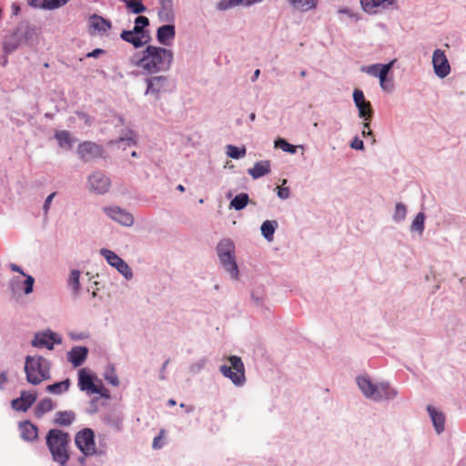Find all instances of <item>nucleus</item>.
Instances as JSON below:
<instances>
[{
    "label": "nucleus",
    "instance_id": "obj_1",
    "mask_svg": "<svg viewBox=\"0 0 466 466\" xmlns=\"http://www.w3.org/2000/svg\"><path fill=\"white\" fill-rule=\"evenodd\" d=\"M173 52L164 46L148 45L141 53L136 54L132 62L147 75L167 72L173 62Z\"/></svg>",
    "mask_w": 466,
    "mask_h": 466
},
{
    "label": "nucleus",
    "instance_id": "obj_2",
    "mask_svg": "<svg viewBox=\"0 0 466 466\" xmlns=\"http://www.w3.org/2000/svg\"><path fill=\"white\" fill-rule=\"evenodd\" d=\"M356 384L362 395L374 402L391 401L399 395V390L388 380L373 382L368 375H358Z\"/></svg>",
    "mask_w": 466,
    "mask_h": 466
},
{
    "label": "nucleus",
    "instance_id": "obj_3",
    "mask_svg": "<svg viewBox=\"0 0 466 466\" xmlns=\"http://www.w3.org/2000/svg\"><path fill=\"white\" fill-rule=\"evenodd\" d=\"M46 441L53 461L60 466H66L70 457V435L61 430L52 429L47 432Z\"/></svg>",
    "mask_w": 466,
    "mask_h": 466
},
{
    "label": "nucleus",
    "instance_id": "obj_4",
    "mask_svg": "<svg viewBox=\"0 0 466 466\" xmlns=\"http://www.w3.org/2000/svg\"><path fill=\"white\" fill-rule=\"evenodd\" d=\"M51 362L40 355H28L25 361L26 380L32 385H38L50 379Z\"/></svg>",
    "mask_w": 466,
    "mask_h": 466
},
{
    "label": "nucleus",
    "instance_id": "obj_5",
    "mask_svg": "<svg viewBox=\"0 0 466 466\" xmlns=\"http://www.w3.org/2000/svg\"><path fill=\"white\" fill-rule=\"evenodd\" d=\"M235 243L228 238H222L216 247V252L222 268L234 280L238 279L239 270L235 256Z\"/></svg>",
    "mask_w": 466,
    "mask_h": 466
},
{
    "label": "nucleus",
    "instance_id": "obj_6",
    "mask_svg": "<svg viewBox=\"0 0 466 466\" xmlns=\"http://www.w3.org/2000/svg\"><path fill=\"white\" fill-rule=\"evenodd\" d=\"M230 366L226 364L219 367L221 374L230 380L237 387H242L246 383L245 366L240 357L231 355L228 358Z\"/></svg>",
    "mask_w": 466,
    "mask_h": 466
},
{
    "label": "nucleus",
    "instance_id": "obj_7",
    "mask_svg": "<svg viewBox=\"0 0 466 466\" xmlns=\"http://www.w3.org/2000/svg\"><path fill=\"white\" fill-rule=\"evenodd\" d=\"M31 34V29L27 25H18L13 32L5 36L3 41L4 53L9 55L15 51L21 45L28 41Z\"/></svg>",
    "mask_w": 466,
    "mask_h": 466
},
{
    "label": "nucleus",
    "instance_id": "obj_8",
    "mask_svg": "<svg viewBox=\"0 0 466 466\" xmlns=\"http://www.w3.org/2000/svg\"><path fill=\"white\" fill-rule=\"evenodd\" d=\"M100 255L106 260V262L115 268L127 280L133 278V272L129 265L116 255L114 251L107 248H101Z\"/></svg>",
    "mask_w": 466,
    "mask_h": 466
},
{
    "label": "nucleus",
    "instance_id": "obj_9",
    "mask_svg": "<svg viewBox=\"0 0 466 466\" xmlns=\"http://www.w3.org/2000/svg\"><path fill=\"white\" fill-rule=\"evenodd\" d=\"M75 443L85 456L96 453L95 433L89 428H85L76 434Z\"/></svg>",
    "mask_w": 466,
    "mask_h": 466
},
{
    "label": "nucleus",
    "instance_id": "obj_10",
    "mask_svg": "<svg viewBox=\"0 0 466 466\" xmlns=\"http://www.w3.org/2000/svg\"><path fill=\"white\" fill-rule=\"evenodd\" d=\"M352 97L359 111V116L364 121L363 127L369 128L370 122L373 116V109L370 102L365 99L363 91L358 88L353 91Z\"/></svg>",
    "mask_w": 466,
    "mask_h": 466
},
{
    "label": "nucleus",
    "instance_id": "obj_11",
    "mask_svg": "<svg viewBox=\"0 0 466 466\" xmlns=\"http://www.w3.org/2000/svg\"><path fill=\"white\" fill-rule=\"evenodd\" d=\"M62 338L50 329L36 332L31 341V345L37 349H54L55 344H61Z\"/></svg>",
    "mask_w": 466,
    "mask_h": 466
},
{
    "label": "nucleus",
    "instance_id": "obj_12",
    "mask_svg": "<svg viewBox=\"0 0 466 466\" xmlns=\"http://www.w3.org/2000/svg\"><path fill=\"white\" fill-rule=\"evenodd\" d=\"M76 153L80 160L86 163L101 157L104 154V148L95 142L84 141L78 145Z\"/></svg>",
    "mask_w": 466,
    "mask_h": 466
},
{
    "label": "nucleus",
    "instance_id": "obj_13",
    "mask_svg": "<svg viewBox=\"0 0 466 466\" xmlns=\"http://www.w3.org/2000/svg\"><path fill=\"white\" fill-rule=\"evenodd\" d=\"M88 188L98 195L106 193L111 186L110 178L102 171H95L87 177Z\"/></svg>",
    "mask_w": 466,
    "mask_h": 466
},
{
    "label": "nucleus",
    "instance_id": "obj_14",
    "mask_svg": "<svg viewBox=\"0 0 466 466\" xmlns=\"http://www.w3.org/2000/svg\"><path fill=\"white\" fill-rule=\"evenodd\" d=\"M168 82V77L163 75L147 77L145 95H152L158 99L161 93L167 92Z\"/></svg>",
    "mask_w": 466,
    "mask_h": 466
},
{
    "label": "nucleus",
    "instance_id": "obj_15",
    "mask_svg": "<svg viewBox=\"0 0 466 466\" xmlns=\"http://www.w3.org/2000/svg\"><path fill=\"white\" fill-rule=\"evenodd\" d=\"M432 66L435 75L440 78H444L451 73V66L443 50H434L432 54Z\"/></svg>",
    "mask_w": 466,
    "mask_h": 466
},
{
    "label": "nucleus",
    "instance_id": "obj_16",
    "mask_svg": "<svg viewBox=\"0 0 466 466\" xmlns=\"http://www.w3.org/2000/svg\"><path fill=\"white\" fill-rule=\"evenodd\" d=\"M103 210L112 220L124 227H131L134 224L133 215L120 207H105Z\"/></svg>",
    "mask_w": 466,
    "mask_h": 466
},
{
    "label": "nucleus",
    "instance_id": "obj_17",
    "mask_svg": "<svg viewBox=\"0 0 466 466\" xmlns=\"http://www.w3.org/2000/svg\"><path fill=\"white\" fill-rule=\"evenodd\" d=\"M37 394L35 391H21L20 397L11 401L12 408L16 411L25 412L36 400Z\"/></svg>",
    "mask_w": 466,
    "mask_h": 466
},
{
    "label": "nucleus",
    "instance_id": "obj_18",
    "mask_svg": "<svg viewBox=\"0 0 466 466\" xmlns=\"http://www.w3.org/2000/svg\"><path fill=\"white\" fill-rule=\"evenodd\" d=\"M176 36V28L174 25L167 24L161 25L157 30V42L164 46H170Z\"/></svg>",
    "mask_w": 466,
    "mask_h": 466
},
{
    "label": "nucleus",
    "instance_id": "obj_19",
    "mask_svg": "<svg viewBox=\"0 0 466 466\" xmlns=\"http://www.w3.org/2000/svg\"><path fill=\"white\" fill-rule=\"evenodd\" d=\"M88 349L85 346H75L67 352V360L75 367L81 366L87 359Z\"/></svg>",
    "mask_w": 466,
    "mask_h": 466
},
{
    "label": "nucleus",
    "instance_id": "obj_20",
    "mask_svg": "<svg viewBox=\"0 0 466 466\" xmlns=\"http://www.w3.org/2000/svg\"><path fill=\"white\" fill-rule=\"evenodd\" d=\"M395 62H396V60L393 59L387 64H379V63L373 64V65H370L368 66H363L361 70L363 72H365L366 74H368L371 76H374V77H378L380 79V77H382L381 74L383 72H384V75H389V73L391 70V68L393 67Z\"/></svg>",
    "mask_w": 466,
    "mask_h": 466
},
{
    "label": "nucleus",
    "instance_id": "obj_21",
    "mask_svg": "<svg viewBox=\"0 0 466 466\" xmlns=\"http://www.w3.org/2000/svg\"><path fill=\"white\" fill-rule=\"evenodd\" d=\"M160 7L158 9V18L162 22H173L175 19L174 15V3L173 0H158Z\"/></svg>",
    "mask_w": 466,
    "mask_h": 466
},
{
    "label": "nucleus",
    "instance_id": "obj_22",
    "mask_svg": "<svg viewBox=\"0 0 466 466\" xmlns=\"http://www.w3.org/2000/svg\"><path fill=\"white\" fill-rule=\"evenodd\" d=\"M120 38L131 44L134 47L139 48L144 46L150 41V37L144 38L137 33H133V30H123L120 34Z\"/></svg>",
    "mask_w": 466,
    "mask_h": 466
},
{
    "label": "nucleus",
    "instance_id": "obj_23",
    "mask_svg": "<svg viewBox=\"0 0 466 466\" xmlns=\"http://www.w3.org/2000/svg\"><path fill=\"white\" fill-rule=\"evenodd\" d=\"M427 411L431 419L433 427L438 434L445 430V416L442 411L437 410L433 406L428 405Z\"/></svg>",
    "mask_w": 466,
    "mask_h": 466
},
{
    "label": "nucleus",
    "instance_id": "obj_24",
    "mask_svg": "<svg viewBox=\"0 0 466 466\" xmlns=\"http://www.w3.org/2000/svg\"><path fill=\"white\" fill-rule=\"evenodd\" d=\"M19 430L21 438L26 441H33L38 437L37 427L31 423L29 420H25L19 423Z\"/></svg>",
    "mask_w": 466,
    "mask_h": 466
},
{
    "label": "nucleus",
    "instance_id": "obj_25",
    "mask_svg": "<svg viewBox=\"0 0 466 466\" xmlns=\"http://www.w3.org/2000/svg\"><path fill=\"white\" fill-rule=\"evenodd\" d=\"M270 161L260 160L254 164L253 167L248 169V173L253 179H258L270 173Z\"/></svg>",
    "mask_w": 466,
    "mask_h": 466
},
{
    "label": "nucleus",
    "instance_id": "obj_26",
    "mask_svg": "<svg viewBox=\"0 0 466 466\" xmlns=\"http://www.w3.org/2000/svg\"><path fill=\"white\" fill-rule=\"evenodd\" d=\"M89 25L95 31L98 32L99 34L106 33L112 26V24L109 20L96 14L89 17Z\"/></svg>",
    "mask_w": 466,
    "mask_h": 466
},
{
    "label": "nucleus",
    "instance_id": "obj_27",
    "mask_svg": "<svg viewBox=\"0 0 466 466\" xmlns=\"http://www.w3.org/2000/svg\"><path fill=\"white\" fill-rule=\"evenodd\" d=\"M54 137L58 146L65 150H70L76 141V138L67 130L56 131Z\"/></svg>",
    "mask_w": 466,
    "mask_h": 466
},
{
    "label": "nucleus",
    "instance_id": "obj_28",
    "mask_svg": "<svg viewBox=\"0 0 466 466\" xmlns=\"http://www.w3.org/2000/svg\"><path fill=\"white\" fill-rule=\"evenodd\" d=\"M9 268L12 271L17 272L25 278V279L24 280V285H25L24 294L25 295L31 294L34 290L35 279L31 275L25 274V271L23 270V268L15 263H11L9 265Z\"/></svg>",
    "mask_w": 466,
    "mask_h": 466
},
{
    "label": "nucleus",
    "instance_id": "obj_29",
    "mask_svg": "<svg viewBox=\"0 0 466 466\" xmlns=\"http://www.w3.org/2000/svg\"><path fill=\"white\" fill-rule=\"evenodd\" d=\"M293 9L305 13L316 8L318 0H285Z\"/></svg>",
    "mask_w": 466,
    "mask_h": 466
},
{
    "label": "nucleus",
    "instance_id": "obj_30",
    "mask_svg": "<svg viewBox=\"0 0 466 466\" xmlns=\"http://www.w3.org/2000/svg\"><path fill=\"white\" fill-rule=\"evenodd\" d=\"M95 383L90 374L85 370L81 369L78 371V387L82 391H87L90 393Z\"/></svg>",
    "mask_w": 466,
    "mask_h": 466
},
{
    "label": "nucleus",
    "instance_id": "obj_31",
    "mask_svg": "<svg viewBox=\"0 0 466 466\" xmlns=\"http://www.w3.org/2000/svg\"><path fill=\"white\" fill-rule=\"evenodd\" d=\"M75 420L76 415L72 410L57 411L54 422L59 426H69Z\"/></svg>",
    "mask_w": 466,
    "mask_h": 466
},
{
    "label": "nucleus",
    "instance_id": "obj_32",
    "mask_svg": "<svg viewBox=\"0 0 466 466\" xmlns=\"http://www.w3.org/2000/svg\"><path fill=\"white\" fill-rule=\"evenodd\" d=\"M278 227L279 224L277 220H265L260 227L261 234L264 238L268 241L273 240L274 233Z\"/></svg>",
    "mask_w": 466,
    "mask_h": 466
},
{
    "label": "nucleus",
    "instance_id": "obj_33",
    "mask_svg": "<svg viewBox=\"0 0 466 466\" xmlns=\"http://www.w3.org/2000/svg\"><path fill=\"white\" fill-rule=\"evenodd\" d=\"M80 274L78 269H73L67 279V285L75 297L78 296L80 292Z\"/></svg>",
    "mask_w": 466,
    "mask_h": 466
},
{
    "label": "nucleus",
    "instance_id": "obj_34",
    "mask_svg": "<svg viewBox=\"0 0 466 466\" xmlns=\"http://www.w3.org/2000/svg\"><path fill=\"white\" fill-rule=\"evenodd\" d=\"M55 408V405L51 399L45 398L41 400L35 408V416L36 418L43 417L46 412L51 411Z\"/></svg>",
    "mask_w": 466,
    "mask_h": 466
},
{
    "label": "nucleus",
    "instance_id": "obj_35",
    "mask_svg": "<svg viewBox=\"0 0 466 466\" xmlns=\"http://www.w3.org/2000/svg\"><path fill=\"white\" fill-rule=\"evenodd\" d=\"M149 25V19L147 16L139 15L135 19V25L133 27V33H137L144 38L150 37L147 31L145 28Z\"/></svg>",
    "mask_w": 466,
    "mask_h": 466
},
{
    "label": "nucleus",
    "instance_id": "obj_36",
    "mask_svg": "<svg viewBox=\"0 0 466 466\" xmlns=\"http://www.w3.org/2000/svg\"><path fill=\"white\" fill-rule=\"evenodd\" d=\"M70 383V380L66 379L65 380L48 385L46 390L51 394L60 395L69 390Z\"/></svg>",
    "mask_w": 466,
    "mask_h": 466
},
{
    "label": "nucleus",
    "instance_id": "obj_37",
    "mask_svg": "<svg viewBox=\"0 0 466 466\" xmlns=\"http://www.w3.org/2000/svg\"><path fill=\"white\" fill-rule=\"evenodd\" d=\"M249 201V197L247 193H240L237 195L229 204V208H234L235 210H242L246 208Z\"/></svg>",
    "mask_w": 466,
    "mask_h": 466
},
{
    "label": "nucleus",
    "instance_id": "obj_38",
    "mask_svg": "<svg viewBox=\"0 0 466 466\" xmlns=\"http://www.w3.org/2000/svg\"><path fill=\"white\" fill-rule=\"evenodd\" d=\"M425 215L423 212H419L414 218L411 225L410 231L417 232L419 235H422L424 231V224H425Z\"/></svg>",
    "mask_w": 466,
    "mask_h": 466
},
{
    "label": "nucleus",
    "instance_id": "obj_39",
    "mask_svg": "<svg viewBox=\"0 0 466 466\" xmlns=\"http://www.w3.org/2000/svg\"><path fill=\"white\" fill-rule=\"evenodd\" d=\"M407 215V208L406 206L400 202L397 203L394 208V213L392 215V219L395 223H401L405 220Z\"/></svg>",
    "mask_w": 466,
    "mask_h": 466
},
{
    "label": "nucleus",
    "instance_id": "obj_40",
    "mask_svg": "<svg viewBox=\"0 0 466 466\" xmlns=\"http://www.w3.org/2000/svg\"><path fill=\"white\" fill-rule=\"evenodd\" d=\"M123 142H127V145L129 147L135 146L137 144V134L133 130L128 129L125 136L120 137L116 141H111L110 144L120 145Z\"/></svg>",
    "mask_w": 466,
    "mask_h": 466
},
{
    "label": "nucleus",
    "instance_id": "obj_41",
    "mask_svg": "<svg viewBox=\"0 0 466 466\" xmlns=\"http://www.w3.org/2000/svg\"><path fill=\"white\" fill-rule=\"evenodd\" d=\"M227 155L228 157L234 158V159H239L246 156V148L238 147L233 145H228L227 146Z\"/></svg>",
    "mask_w": 466,
    "mask_h": 466
},
{
    "label": "nucleus",
    "instance_id": "obj_42",
    "mask_svg": "<svg viewBox=\"0 0 466 466\" xmlns=\"http://www.w3.org/2000/svg\"><path fill=\"white\" fill-rule=\"evenodd\" d=\"M362 9L369 14H377L381 12L376 0H360Z\"/></svg>",
    "mask_w": 466,
    "mask_h": 466
},
{
    "label": "nucleus",
    "instance_id": "obj_43",
    "mask_svg": "<svg viewBox=\"0 0 466 466\" xmlns=\"http://www.w3.org/2000/svg\"><path fill=\"white\" fill-rule=\"evenodd\" d=\"M208 363V359L206 357H202L198 359L197 361L190 364L188 368V371L192 375H197L201 372V370L206 367Z\"/></svg>",
    "mask_w": 466,
    "mask_h": 466
},
{
    "label": "nucleus",
    "instance_id": "obj_44",
    "mask_svg": "<svg viewBox=\"0 0 466 466\" xmlns=\"http://www.w3.org/2000/svg\"><path fill=\"white\" fill-rule=\"evenodd\" d=\"M8 287L12 294L15 296L22 289H25L24 280H21L19 277H14L10 279Z\"/></svg>",
    "mask_w": 466,
    "mask_h": 466
},
{
    "label": "nucleus",
    "instance_id": "obj_45",
    "mask_svg": "<svg viewBox=\"0 0 466 466\" xmlns=\"http://www.w3.org/2000/svg\"><path fill=\"white\" fill-rule=\"evenodd\" d=\"M382 77L380 78V88L387 93H391L394 90V81L392 77H388V75L381 74Z\"/></svg>",
    "mask_w": 466,
    "mask_h": 466
},
{
    "label": "nucleus",
    "instance_id": "obj_46",
    "mask_svg": "<svg viewBox=\"0 0 466 466\" xmlns=\"http://www.w3.org/2000/svg\"><path fill=\"white\" fill-rule=\"evenodd\" d=\"M275 147L281 148L284 152L295 154L297 152V147L289 143L284 138H278L275 140Z\"/></svg>",
    "mask_w": 466,
    "mask_h": 466
},
{
    "label": "nucleus",
    "instance_id": "obj_47",
    "mask_svg": "<svg viewBox=\"0 0 466 466\" xmlns=\"http://www.w3.org/2000/svg\"><path fill=\"white\" fill-rule=\"evenodd\" d=\"M240 4H242V0H220L217 4V9L220 11H226Z\"/></svg>",
    "mask_w": 466,
    "mask_h": 466
},
{
    "label": "nucleus",
    "instance_id": "obj_48",
    "mask_svg": "<svg viewBox=\"0 0 466 466\" xmlns=\"http://www.w3.org/2000/svg\"><path fill=\"white\" fill-rule=\"evenodd\" d=\"M68 0H44L43 7L48 10L58 8L67 3Z\"/></svg>",
    "mask_w": 466,
    "mask_h": 466
},
{
    "label": "nucleus",
    "instance_id": "obj_49",
    "mask_svg": "<svg viewBox=\"0 0 466 466\" xmlns=\"http://www.w3.org/2000/svg\"><path fill=\"white\" fill-rule=\"evenodd\" d=\"M90 393L99 394L101 397L106 399L109 398V391L103 386L102 382L99 384H95Z\"/></svg>",
    "mask_w": 466,
    "mask_h": 466
},
{
    "label": "nucleus",
    "instance_id": "obj_50",
    "mask_svg": "<svg viewBox=\"0 0 466 466\" xmlns=\"http://www.w3.org/2000/svg\"><path fill=\"white\" fill-rule=\"evenodd\" d=\"M90 393L99 394L101 397L106 399L109 398V391L103 386L102 382L99 384H95Z\"/></svg>",
    "mask_w": 466,
    "mask_h": 466
},
{
    "label": "nucleus",
    "instance_id": "obj_51",
    "mask_svg": "<svg viewBox=\"0 0 466 466\" xmlns=\"http://www.w3.org/2000/svg\"><path fill=\"white\" fill-rule=\"evenodd\" d=\"M90 393L99 394L101 397L106 399L109 398V391L103 386L102 382L99 384H95Z\"/></svg>",
    "mask_w": 466,
    "mask_h": 466
},
{
    "label": "nucleus",
    "instance_id": "obj_52",
    "mask_svg": "<svg viewBox=\"0 0 466 466\" xmlns=\"http://www.w3.org/2000/svg\"><path fill=\"white\" fill-rule=\"evenodd\" d=\"M381 12L388 9L396 7V0H376Z\"/></svg>",
    "mask_w": 466,
    "mask_h": 466
},
{
    "label": "nucleus",
    "instance_id": "obj_53",
    "mask_svg": "<svg viewBox=\"0 0 466 466\" xmlns=\"http://www.w3.org/2000/svg\"><path fill=\"white\" fill-rule=\"evenodd\" d=\"M56 192H53L46 197V198L44 202V205H43V212H44L45 216H47L50 207H51V203H52L54 198L56 197Z\"/></svg>",
    "mask_w": 466,
    "mask_h": 466
},
{
    "label": "nucleus",
    "instance_id": "obj_54",
    "mask_svg": "<svg viewBox=\"0 0 466 466\" xmlns=\"http://www.w3.org/2000/svg\"><path fill=\"white\" fill-rule=\"evenodd\" d=\"M277 195L280 199H288L290 197V189L289 187H278Z\"/></svg>",
    "mask_w": 466,
    "mask_h": 466
},
{
    "label": "nucleus",
    "instance_id": "obj_55",
    "mask_svg": "<svg viewBox=\"0 0 466 466\" xmlns=\"http://www.w3.org/2000/svg\"><path fill=\"white\" fill-rule=\"evenodd\" d=\"M350 147L356 150H363L364 149V143L361 139H360L358 137H355L353 140L350 142Z\"/></svg>",
    "mask_w": 466,
    "mask_h": 466
},
{
    "label": "nucleus",
    "instance_id": "obj_56",
    "mask_svg": "<svg viewBox=\"0 0 466 466\" xmlns=\"http://www.w3.org/2000/svg\"><path fill=\"white\" fill-rule=\"evenodd\" d=\"M76 116L80 120L84 121L86 126L90 127L93 124L91 117L86 113L83 111H77Z\"/></svg>",
    "mask_w": 466,
    "mask_h": 466
},
{
    "label": "nucleus",
    "instance_id": "obj_57",
    "mask_svg": "<svg viewBox=\"0 0 466 466\" xmlns=\"http://www.w3.org/2000/svg\"><path fill=\"white\" fill-rule=\"evenodd\" d=\"M339 14H344L348 16H350V18L352 19H355V20H358L359 19V16L357 14H355L351 9L348 8V7H344V8H340L339 10Z\"/></svg>",
    "mask_w": 466,
    "mask_h": 466
},
{
    "label": "nucleus",
    "instance_id": "obj_58",
    "mask_svg": "<svg viewBox=\"0 0 466 466\" xmlns=\"http://www.w3.org/2000/svg\"><path fill=\"white\" fill-rule=\"evenodd\" d=\"M106 380L113 386H118V384H119V380L114 372H111L110 374H106Z\"/></svg>",
    "mask_w": 466,
    "mask_h": 466
},
{
    "label": "nucleus",
    "instance_id": "obj_59",
    "mask_svg": "<svg viewBox=\"0 0 466 466\" xmlns=\"http://www.w3.org/2000/svg\"><path fill=\"white\" fill-rule=\"evenodd\" d=\"M152 447L155 450L160 449L163 447V441L161 435H157L154 438Z\"/></svg>",
    "mask_w": 466,
    "mask_h": 466
},
{
    "label": "nucleus",
    "instance_id": "obj_60",
    "mask_svg": "<svg viewBox=\"0 0 466 466\" xmlns=\"http://www.w3.org/2000/svg\"><path fill=\"white\" fill-rule=\"evenodd\" d=\"M168 363H169V360H167L163 363V365H162V367H161V369H160V371H159V379H160L161 380H167L166 370H167V367Z\"/></svg>",
    "mask_w": 466,
    "mask_h": 466
},
{
    "label": "nucleus",
    "instance_id": "obj_61",
    "mask_svg": "<svg viewBox=\"0 0 466 466\" xmlns=\"http://www.w3.org/2000/svg\"><path fill=\"white\" fill-rule=\"evenodd\" d=\"M105 53V50L104 49H101V48H96L94 49L93 51L89 52L86 56L87 57H94V58H96L98 57L100 55L104 54Z\"/></svg>",
    "mask_w": 466,
    "mask_h": 466
},
{
    "label": "nucleus",
    "instance_id": "obj_62",
    "mask_svg": "<svg viewBox=\"0 0 466 466\" xmlns=\"http://www.w3.org/2000/svg\"><path fill=\"white\" fill-rule=\"evenodd\" d=\"M8 378L6 372L3 371L0 373V390H3L5 383L7 382Z\"/></svg>",
    "mask_w": 466,
    "mask_h": 466
},
{
    "label": "nucleus",
    "instance_id": "obj_63",
    "mask_svg": "<svg viewBox=\"0 0 466 466\" xmlns=\"http://www.w3.org/2000/svg\"><path fill=\"white\" fill-rule=\"evenodd\" d=\"M361 135H362V137H369V136H372V131L370 129V127H369V128H366V127H364V128H363V130H362V132H361Z\"/></svg>",
    "mask_w": 466,
    "mask_h": 466
},
{
    "label": "nucleus",
    "instance_id": "obj_64",
    "mask_svg": "<svg viewBox=\"0 0 466 466\" xmlns=\"http://www.w3.org/2000/svg\"><path fill=\"white\" fill-rule=\"evenodd\" d=\"M259 74H260V70H259V69H257V70L254 72V74H253V76H252V77H251V81H252V82H255V81L258 79V77Z\"/></svg>",
    "mask_w": 466,
    "mask_h": 466
}]
</instances>
